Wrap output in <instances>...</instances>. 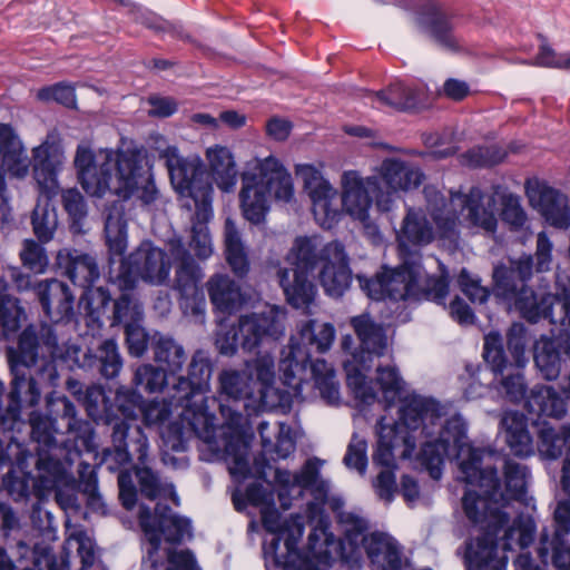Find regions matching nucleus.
I'll use <instances>...</instances> for the list:
<instances>
[{"label":"nucleus","mask_w":570,"mask_h":570,"mask_svg":"<svg viewBox=\"0 0 570 570\" xmlns=\"http://www.w3.org/2000/svg\"><path fill=\"white\" fill-rule=\"evenodd\" d=\"M324 461L314 456L293 474L292 484L308 490L313 501L306 504V519L312 530L304 553L292 548L291 541L304 533L303 517L287 518V570H327L340 560L348 570H360L364 549L373 567L381 570H401L402 559L397 542L389 534L373 532L366 535L367 521L351 511H344L341 498L331 500V509L336 513L344 538L337 540L331 531V520L324 505L328 501L331 484L321 476Z\"/></svg>","instance_id":"f257e3e1"},{"label":"nucleus","mask_w":570,"mask_h":570,"mask_svg":"<svg viewBox=\"0 0 570 570\" xmlns=\"http://www.w3.org/2000/svg\"><path fill=\"white\" fill-rule=\"evenodd\" d=\"M170 405L181 407L180 424L174 423L164 435L165 443L173 451L181 452L186 442L195 436L203 443V451L207 450L214 458H225L230 462V474L238 478L253 476L264 480L267 484H285V473L276 464L281 453L283 424L277 423L276 442L267 434L269 423L261 422L258 431L262 436L263 451L249 462V445L245 439L246 417L229 404H220L224 424L218 429L215 416L208 413L205 406L203 391L184 376H179L168 390Z\"/></svg>","instance_id":"f03ea898"},{"label":"nucleus","mask_w":570,"mask_h":570,"mask_svg":"<svg viewBox=\"0 0 570 570\" xmlns=\"http://www.w3.org/2000/svg\"><path fill=\"white\" fill-rule=\"evenodd\" d=\"M399 421L377 422V445L373 463L391 470L394 450L403 446L400 455L411 459L417 446V459L434 480H440L445 458H452L454 443L460 442L462 422L458 417L444 419V407L431 397L412 395L399 409Z\"/></svg>","instance_id":"7ed1b4c3"},{"label":"nucleus","mask_w":570,"mask_h":570,"mask_svg":"<svg viewBox=\"0 0 570 570\" xmlns=\"http://www.w3.org/2000/svg\"><path fill=\"white\" fill-rule=\"evenodd\" d=\"M57 333L50 326H28L19 335L17 348H8L11 381L8 404L0 416L4 430L19 422L22 407H33L43 394L51 395L59 385L56 358L63 357Z\"/></svg>","instance_id":"20e7f679"},{"label":"nucleus","mask_w":570,"mask_h":570,"mask_svg":"<svg viewBox=\"0 0 570 570\" xmlns=\"http://www.w3.org/2000/svg\"><path fill=\"white\" fill-rule=\"evenodd\" d=\"M148 165L144 147L120 145L116 149L100 148L94 151L90 146L79 145L75 156L78 179L85 191L91 196L102 197L107 191L124 200L136 197L142 205L153 204L158 196L153 178L144 175ZM116 204L114 202L108 209Z\"/></svg>","instance_id":"39448f33"},{"label":"nucleus","mask_w":570,"mask_h":570,"mask_svg":"<svg viewBox=\"0 0 570 570\" xmlns=\"http://www.w3.org/2000/svg\"><path fill=\"white\" fill-rule=\"evenodd\" d=\"M105 234L110 255L109 279L120 291H132L139 279L156 286L168 281L170 259L166 252L151 243L144 242L128 257H122L127 249V222L121 204L116 203L108 209Z\"/></svg>","instance_id":"423d86ee"},{"label":"nucleus","mask_w":570,"mask_h":570,"mask_svg":"<svg viewBox=\"0 0 570 570\" xmlns=\"http://www.w3.org/2000/svg\"><path fill=\"white\" fill-rule=\"evenodd\" d=\"M335 338V328L331 323L317 324L315 321L303 323L291 337V351L287 355V409L289 403L303 400V389L314 381L323 399L334 403L340 397L338 383L334 368L324 360L311 361L312 352L328 351Z\"/></svg>","instance_id":"0eeeda50"},{"label":"nucleus","mask_w":570,"mask_h":570,"mask_svg":"<svg viewBox=\"0 0 570 570\" xmlns=\"http://www.w3.org/2000/svg\"><path fill=\"white\" fill-rule=\"evenodd\" d=\"M377 173L386 185V190L382 189L376 176L363 178L356 170H345L342 174V208L362 223L368 219L373 202L379 210L389 212L399 191L416 189L425 177L419 167L397 158L384 159Z\"/></svg>","instance_id":"6e6552de"},{"label":"nucleus","mask_w":570,"mask_h":570,"mask_svg":"<svg viewBox=\"0 0 570 570\" xmlns=\"http://www.w3.org/2000/svg\"><path fill=\"white\" fill-rule=\"evenodd\" d=\"M139 525L146 538L142 570H159L168 562L166 570H197L194 556L188 550L174 551L161 548V537L168 543H180L191 537L190 521L161 502L154 513L141 504L138 512Z\"/></svg>","instance_id":"1a4fd4ad"},{"label":"nucleus","mask_w":570,"mask_h":570,"mask_svg":"<svg viewBox=\"0 0 570 570\" xmlns=\"http://www.w3.org/2000/svg\"><path fill=\"white\" fill-rule=\"evenodd\" d=\"M499 186L493 195H485L478 186H473L466 194L458 190L450 191L446 199L440 190L428 185L423 189L426 209L443 237H451L458 230L460 216L463 215L469 226L494 234L498 228L497 198Z\"/></svg>","instance_id":"9d476101"},{"label":"nucleus","mask_w":570,"mask_h":570,"mask_svg":"<svg viewBox=\"0 0 570 570\" xmlns=\"http://www.w3.org/2000/svg\"><path fill=\"white\" fill-rule=\"evenodd\" d=\"M452 458L459 461L462 480L468 484L487 488L494 503L507 508L512 501L523 500L530 476L527 465L507 459L503 465L502 487L497 469L482 468L483 451L468 443L463 424L460 442L453 445Z\"/></svg>","instance_id":"9b49d317"},{"label":"nucleus","mask_w":570,"mask_h":570,"mask_svg":"<svg viewBox=\"0 0 570 570\" xmlns=\"http://www.w3.org/2000/svg\"><path fill=\"white\" fill-rule=\"evenodd\" d=\"M533 276V258L522 255L510 259L509 265H499L493 269V291L498 297L507 301L524 320L537 323L548 318L556 296L547 288L532 289L527 282Z\"/></svg>","instance_id":"f8f14e48"},{"label":"nucleus","mask_w":570,"mask_h":570,"mask_svg":"<svg viewBox=\"0 0 570 570\" xmlns=\"http://www.w3.org/2000/svg\"><path fill=\"white\" fill-rule=\"evenodd\" d=\"M285 196V168L274 157L247 163L242 174L239 204L243 216L252 224L265 220L272 199Z\"/></svg>","instance_id":"ddd939ff"},{"label":"nucleus","mask_w":570,"mask_h":570,"mask_svg":"<svg viewBox=\"0 0 570 570\" xmlns=\"http://www.w3.org/2000/svg\"><path fill=\"white\" fill-rule=\"evenodd\" d=\"M351 325L361 345L357 353L344 361L346 382L357 400L363 404H372L376 400V392L367 381L366 373L373 367L374 358H380L387 353V337L382 326L374 324L368 315L353 317Z\"/></svg>","instance_id":"4468645a"},{"label":"nucleus","mask_w":570,"mask_h":570,"mask_svg":"<svg viewBox=\"0 0 570 570\" xmlns=\"http://www.w3.org/2000/svg\"><path fill=\"white\" fill-rule=\"evenodd\" d=\"M61 163L62 151L58 145H38L33 149V171L40 195L31 214V226L41 244L53 239L59 225L51 198L58 193L56 173Z\"/></svg>","instance_id":"2eb2a0df"},{"label":"nucleus","mask_w":570,"mask_h":570,"mask_svg":"<svg viewBox=\"0 0 570 570\" xmlns=\"http://www.w3.org/2000/svg\"><path fill=\"white\" fill-rule=\"evenodd\" d=\"M402 264L385 268L389 298L392 301L426 299L443 305L449 294L448 275L430 276L415 256H400Z\"/></svg>","instance_id":"dca6fc26"},{"label":"nucleus","mask_w":570,"mask_h":570,"mask_svg":"<svg viewBox=\"0 0 570 570\" xmlns=\"http://www.w3.org/2000/svg\"><path fill=\"white\" fill-rule=\"evenodd\" d=\"M161 158L168 169L174 188L181 195L190 197L200 215L206 219L212 204L213 187L208 175L197 156L184 158L176 146H167L161 151Z\"/></svg>","instance_id":"f3484780"},{"label":"nucleus","mask_w":570,"mask_h":570,"mask_svg":"<svg viewBox=\"0 0 570 570\" xmlns=\"http://www.w3.org/2000/svg\"><path fill=\"white\" fill-rule=\"evenodd\" d=\"M169 254L176 261L174 289L179 293V307L184 315L203 323L206 299L198 283L203 278L199 265L194 261L180 239H171L168 244Z\"/></svg>","instance_id":"a211bd4d"},{"label":"nucleus","mask_w":570,"mask_h":570,"mask_svg":"<svg viewBox=\"0 0 570 570\" xmlns=\"http://www.w3.org/2000/svg\"><path fill=\"white\" fill-rule=\"evenodd\" d=\"M279 313L277 306H268L262 313L240 316L236 328H232L217 338L220 353L233 355L238 346L250 352L263 340L276 336L278 334L276 324Z\"/></svg>","instance_id":"6ab92c4d"},{"label":"nucleus","mask_w":570,"mask_h":570,"mask_svg":"<svg viewBox=\"0 0 570 570\" xmlns=\"http://www.w3.org/2000/svg\"><path fill=\"white\" fill-rule=\"evenodd\" d=\"M79 455V451L68 446L39 449L32 474L36 497L42 499L58 487L70 485L75 481L71 466Z\"/></svg>","instance_id":"aec40b11"},{"label":"nucleus","mask_w":570,"mask_h":570,"mask_svg":"<svg viewBox=\"0 0 570 570\" xmlns=\"http://www.w3.org/2000/svg\"><path fill=\"white\" fill-rule=\"evenodd\" d=\"M111 425L112 446L102 451V463L109 471H117L129 464L134 458L137 464H144L148 459L149 443L139 425L126 421H109Z\"/></svg>","instance_id":"412c9836"},{"label":"nucleus","mask_w":570,"mask_h":570,"mask_svg":"<svg viewBox=\"0 0 570 570\" xmlns=\"http://www.w3.org/2000/svg\"><path fill=\"white\" fill-rule=\"evenodd\" d=\"M296 176L302 180L304 189L313 204V214L321 227L331 229L334 227L342 213L336 203L337 190L311 165H299Z\"/></svg>","instance_id":"4be33fe9"},{"label":"nucleus","mask_w":570,"mask_h":570,"mask_svg":"<svg viewBox=\"0 0 570 570\" xmlns=\"http://www.w3.org/2000/svg\"><path fill=\"white\" fill-rule=\"evenodd\" d=\"M35 293L46 315L55 322V325H45L56 331L58 345L62 350L66 342L59 335V330L62 327L60 322L69 320L73 315V294L66 283L56 278L39 282L35 287Z\"/></svg>","instance_id":"5701e85b"},{"label":"nucleus","mask_w":570,"mask_h":570,"mask_svg":"<svg viewBox=\"0 0 570 570\" xmlns=\"http://www.w3.org/2000/svg\"><path fill=\"white\" fill-rule=\"evenodd\" d=\"M525 195L538 207L548 224L558 229L570 227V205L567 195L538 180L525 183Z\"/></svg>","instance_id":"b1692460"},{"label":"nucleus","mask_w":570,"mask_h":570,"mask_svg":"<svg viewBox=\"0 0 570 570\" xmlns=\"http://www.w3.org/2000/svg\"><path fill=\"white\" fill-rule=\"evenodd\" d=\"M482 494L469 490L464 493L462 505L466 518L481 527L489 534H498L499 531L509 524L510 517L503 511L504 507L494 503L490 498L487 488H480Z\"/></svg>","instance_id":"393cba45"},{"label":"nucleus","mask_w":570,"mask_h":570,"mask_svg":"<svg viewBox=\"0 0 570 570\" xmlns=\"http://www.w3.org/2000/svg\"><path fill=\"white\" fill-rule=\"evenodd\" d=\"M453 19L454 16L441 4L429 2L421 8L416 21L421 31L440 48L454 52L460 49V43Z\"/></svg>","instance_id":"a878e982"},{"label":"nucleus","mask_w":570,"mask_h":570,"mask_svg":"<svg viewBox=\"0 0 570 570\" xmlns=\"http://www.w3.org/2000/svg\"><path fill=\"white\" fill-rule=\"evenodd\" d=\"M324 265L320 279L325 293L340 297L351 284V269L344 246L337 242L327 243L323 249Z\"/></svg>","instance_id":"bb28decb"},{"label":"nucleus","mask_w":570,"mask_h":570,"mask_svg":"<svg viewBox=\"0 0 570 570\" xmlns=\"http://www.w3.org/2000/svg\"><path fill=\"white\" fill-rule=\"evenodd\" d=\"M8 277H11L18 289L29 288L31 282L16 267L0 268V340H7L20 327L22 309L18 301L8 293Z\"/></svg>","instance_id":"cd10ccee"},{"label":"nucleus","mask_w":570,"mask_h":570,"mask_svg":"<svg viewBox=\"0 0 570 570\" xmlns=\"http://www.w3.org/2000/svg\"><path fill=\"white\" fill-rule=\"evenodd\" d=\"M433 228L421 209L409 208L397 234L400 256H415L421 261L419 247L433 240Z\"/></svg>","instance_id":"c85d7f7f"},{"label":"nucleus","mask_w":570,"mask_h":570,"mask_svg":"<svg viewBox=\"0 0 570 570\" xmlns=\"http://www.w3.org/2000/svg\"><path fill=\"white\" fill-rule=\"evenodd\" d=\"M366 98L377 107H389L399 111H419L428 107V97L423 89L402 82L391 83L380 91H367Z\"/></svg>","instance_id":"c756f323"},{"label":"nucleus","mask_w":570,"mask_h":570,"mask_svg":"<svg viewBox=\"0 0 570 570\" xmlns=\"http://www.w3.org/2000/svg\"><path fill=\"white\" fill-rule=\"evenodd\" d=\"M560 348L570 360V333L566 332L552 338L542 335L533 346L535 367L547 381L556 380L561 372Z\"/></svg>","instance_id":"7c9ffc66"},{"label":"nucleus","mask_w":570,"mask_h":570,"mask_svg":"<svg viewBox=\"0 0 570 570\" xmlns=\"http://www.w3.org/2000/svg\"><path fill=\"white\" fill-rule=\"evenodd\" d=\"M56 264L63 275L82 288L92 286L100 276L96 257L77 249L59 250Z\"/></svg>","instance_id":"2f4dec72"},{"label":"nucleus","mask_w":570,"mask_h":570,"mask_svg":"<svg viewBox=\"0 0 570 570\" xmlns=\"http://www.w3.org/2000/svg\"><path fill=\"white\" fill-rule=\"evenodd\" d=\"M263 525L269 537L263 542V553L267 570H285V553L281 551L279 543L283 540L285 520L275 508L274 502L261 509Z\"/></svg>","instance_id":"473e14b6"},{"label":"nucleus","mask_w":570,"mask_h":570,"mask_svg":"<svg viewBox=\"0 0 570 570\" xmlns=\"http://www.w3.org/2000/svg\"><path fill=\"white\" fill-rule=\"evenodd\" d=\"M209 299L219 312L232 314L243 304L239 285L226 274H214L206 283Z\"/></svg>","instance_id":"72a5a7b5"},{"label":"nucleus","mask_w":570,"mask_h":570,"mask_svg":"<svg viewBox=\"0 0 570 570\" xmlns=\"http://www.w3.org/2000/svg\"><path fill=\"white\" fill-rule=\"evenodd\" d=\"M501 425L505 433V442L514 455L527 458L534 453L532 438L527 426V417L522 413L517 411L505 412Z\"/></svg>","instance_id":"f704fd0d"},{"label":"nucleus","mask_w":570,"mask_h":570,"mask_svg":"<svg viewBox=\"0 0 570 570\" xmlns=\"http://www.w3.org/2000/svg\"><path fill=\"white\" fill-rule=\"evenodd\" d=\"M135 474L138 480L139 491L141 495L151 500L161 502L163 500H171L176 505L179 504V499L175 492L171 483L163 480L160 475L147 465V460L144 464L135 465Z\"/></svg>","instance_id":"c9c22d12"},{"label":"nucleus","mask_w":570,"mask_h":570,"mask_svg":"<svg viewBox=\"0 0 570 570\" xmlns=\"http://www.w3.org/2000/svg\"><path fill=\"white\" fill-rule=\"evenodd\" d=\"M527 409L538 416L560 419L567 412V404L553 387L535 385L527 399Z\"/></svg>","instance_id":"e433bc0d"},{"label":"nucleus","mask_w":570,"mask_h":570,"mask_svg":"<svg viewBox=\"0 0 570 570\" xmlns=\"http://www.w3.org/2000/svg\"><path fill=\"white\" fill-rule=\"evenodd\" d=\"M326 245L317 236L297 237L292 247L294 273L309 275L320 262L324 263L323 249Z\"/></svg>","instance_id":"4c0bfd02"},{"label":"nucleus","mask_w":570,"mask_h":570,"mask_svg":"<svg viewBox=\"0 0 570 570\" xmlns=\"http://www.w3.org/2000/svg\"><path fill=\"white\" fill-rule=\"evenodd\" d=\"M207 158L218 187L224 191L233 190L237 181V169L229 149L215 145L207 149Z\"/></svg>","instance_id":"58836bf2"},{"label":"nucleus","mask_w":570,"mask_h":570,"mask_svg":"<svg viewBox=\"0 0 570 570\" xmlns=\"http://www.w3.org/2000/svg\"><path fill=\"white\" fill-rule=\"evenodd\" d=\"M47 403L53 423L62 426V432L75 434V436H82L88 431L89 424L77 417V411L73 403L66 396L57 397L53 400L51 395L47 397Z\"/></svg>","instance_id":"ea45409f"},{"label":"nucleus","mask_w":570,"mask_h":570,"mask_svg":"<svg viewBox=\"0 0 570 570\" xmlns=\"http://www.w3.org/2000/svg\"><path fill=\"white\" fill-rule=\"evenodd\" d=\"M30 164L23 145H0V196L6 188L4 176L22 178L28 174Z\"/></svg>","instance_id":"a19ab883"},{"label":"nucleus","mask_w":570,"mask_h":570,"mask_svg":"<svg viewBox=\"0 0 570 570\" xmlns=\"http://www.w3.org/2000/svg\"><path fill=\"white\" fill-rule=\"evenodd\" d=\"M376 374V381L387 406L393 405L397 400L401 401L402 406L404 399L416 395L415 393L404 395L406 384L395 365L377 364Z\"/></svg>","instance_id":"79ce46f5"},{"label":"nucleus","mask_w":570,"mask_h":570,"mask_svg":"<svg viewBox=\"0 0 570 570\" xmlns=\"http://www.w3.org/2000/svg\"><path fill=\"white\" fill-rule=\"evenodd\" d=\"M154 360L167 367L171 373L181 370L185 361L186 353L184 347L175 340L167 336H154L150 343Z\"/></svg>","instance_id":"37998d69"},{"label":"nucleus","mask_w":570,"mask_h":570,"mask_svg":"<svg viewBox=\"0 0 570 570\" xmlns=\"http://www.w3.org/2000/svg\"><path fill=\"white\" fill-rule=\"evenodd\" d=\"M31 439L37 443L36 452L39 449L52 446H68L67 442L57 440V435L63 434L62 426L55 424L52 416L40 413H32L30 416Z\"/></svg>","instance_id":"c03bdc74"},{"label":"nucleus","mask_w":570,"mask_h":570,"mask_svg":"<svg viewBox=\"0 0 570 570\" xmlns=\"http://www.w3.org/2000/svg\"><path fill=\"white\" fill-rule=\"evenodd\" d=\"M226 258L235 274L243 276L248 271L247 256L235 223L227 218L224 226Z\"/></svg>","instance_id":"a18cd8bd"},{"label":"nucleus","mask_w":570,"mask_h":570,"mask_svg":"<svg viewBox=\"0 0 570 570\" xmlns=\"http://www.w3.org/2000/svg\"><path fill=\"white\" fill-rule=\"evenodd\" d=\"M523 367H515L502 372L500 379L494 380V387L500 396L511 403H520L525 399L528 384L523 374Z\"/></svg>","instance_id":"49530a36"},{"label":"nucleus","mask_w":570,"mask_h":570,"mask_svg":"<svg viewBox=\"0 0 570 570\" xmlns=\"http://www.w3.org/2000/svg\"><path fill=\"white\" fill-rule=\"evenodd\" d=\"M124 293L114 301L111 326L128 327L129 325L141 323L144 318V309L139 301L129 293Z\"/></svg>","instance_id":"de8ad7c7"},{"label":"nucleus","mask_w":570,"mask_h":570,"mask_svg":"<svg viewBox=\"0 0 570 570\" xmlns=\"http://www.w3.org/2000/svg\"><path fill=\"white\" fill-rule=\"evenodd\" d=\"M564 448H568L570 453V426L556 430L543 424L539 431V453L553 460L562 454Z\"/></svg>","instance_id":"09e8293b"},{"label":"nucleus","mask_w":570,"mask_h":570,"mask_svg":"<svg viewBox=\"0 0 570 570\" xmlns=\"http://www.w3.org/2000/svg\"><path fill=\"white\" fill-rule=\"evenodd\" d=\"M309 275L294 273V283L287 286V304L305 314H312V306L315 304L316 286L309 279Z\"/></svg>","instance_id":"8fccbe9b"},{"label":"nucleus","mask_w":570,"mask_h":570,"mask_svg":"<svg viewBox=\"0 0 570 570\" xmlns=\"http://www.w3.org/2000/svg\"><path fill=\"white\" fill-rule=\"evenodd\" d=\"M497 535L485 532L484 535L468 542L465 551L468 570H482L489 564L495 556L497 544L493 538Z\"/></svg>","instance_id":"3c124183"},{"label":"nucleus","mask_w":570,"mask_h":570,"mask_svg":"<svg viewBox=\"0 0 570 570\" xmlns=\"http://www.w3.org/2000/svg\"><path fill=\"white\" fill-rule=\"evenodd\" d=\"M538 553L546 563L551 553L552 563L559 570H570V547L566 546V539L549 538L547 530L540 534Z\"/></svg>","instance_id":"603ef678"},{"label":"nucleus","mask_w":570,"mask_h":570,"mask_svg":"<svg viewBox=\"0 0 570 570\" xmlns=\"http://www.w3.org/2000/svg\"><path fill=\"white\" fill-rule=\"evenodd\" d=\"M79 483L81 492L86 497L88 509L98 514L106 513V503L98 491V480L90 464L81 463L79 469Z\"/></svg>","instance_id":"864d4df0"},{"label":"nucleus","mask_w":570,"mask_h":570,"mask_svg":"<svg viewBox=\"0 0 570 570\" xmlns=\"http://www.w3.org/2000/svg\"><path fill=\"white\" fill-rule=\"evenodd\" d=\"M250 384L252 377L245 371L226 370L219 374L220 392L234 401L250 396Z\"/></svg>","instance_id":"5fc2aeb1"},{"label":"nucleus","mask_w":570,"mask_h":570,"mask_svg":"<svg viewBox=\"0 0 570 570\" xmlns=\"http://www.w3.org/2000/svg\"><path fill=\"white\" fill-rule=\"evenodd\" d=\"M95 362L99 373L105 379L116 377L122 367V358L117 343L114 340L104 341L97 348Z\"/></svg>","instance_id":"6e6d98bb"},{"label":"nucleus","mask_w":570,"mask_h":570,"mask_svg":"<svg viewBox=\"0 0 570 570\" xmlns=\"http://www.w3.org/2000/svg\"><path fill=\"white\" fill-rule=\"evenodd\" d=\"M507 155L501 145H474L462 155V160L468 166L487 167L501 163Z\"/></svg>","instance_id":"4d7b16f0"},{"label":"nucleus","mask_w":570,"mask_h":570,"mask_svg":"<svg viewBox=\"0 0 570 570\" xmlns=\"http://www.w3.org/2000/svg\"><path fill=\"white\" fill-rule=\"evenodd\" d=\"M36 98L45 104L57 102L68 109H77L76 88L67 81L41 87L37 91Z\"/></svg>","instance_id":"13d9d810"},{"label":"nucleus","mask_w":570,"mask_h":570,"mask_svg":"<svg viewBox=\"0 0 570 570\" xmlns=\"http://www.w3.org/2000/svg\"><path fill=\"white\" fill-rule=\"evenodd\" d=\"M482 355L495 375L502 374L503 371L508 370V358L500 333L490 332L484 336Z\"/></svg>","instance_id":"bf43d9fd"},{"label":"nucleus","mask_w":570,"mask_h":570,"mask_svg":"<svg viewBox=\"0 0 570 570\" xmlns=\"http://www.w3.org/2000/svg\"><path fill=\"white\" fill-rule=\"evenodd\" d=\"M111 301V295L108 289L104 287H88L80 297V306L85 309L88 317L94 322L101 325L100 317L105 313L107 305Z\"/></svg>","instance_id":"052dcab7"},{"label":"nucleus","mask_w":570,"mask_h":570,"mask_svg":"<svg viewBox=\"0 0 570 570\" xmlns=\"http://www.w3.org/2000/svg\"><path fill=\"white\" fill-rule=\"evenodd\" d=\"M132 382L136 387L147 393L161 392L167 383V376L163 368L151 364H144L137 367Z\"/></svg>","instance_id":"680f3d73"},{"label":"nucleus","mask_w":570,"mask_h":570,"mask_svg":"<svg viewBox=\"0 0 570 570\" xmlns=\"http://www.w3.org/2000/svg\"><path fill=\"white\" fill-rule=\"evenodd\" d=\"M62 205L68 213L73 233L82 232V223L87 217L88 210L83 196L76 188L67 189L62 193Z\"/></svg>","instance_id":"e2e57ef3"},{"label":"nucleus","mask_w":570,"mask_h":570,"mask_svg":"<svg viewBox=\"0 0 570 570\" xmlns=\"http://www.w3.org/2000/svg\"><path fill=\"white\" fill-rule=\"evenodd\" d=\"M19 256L22 265L37 274L43 273L49 263L42 244L31 238L23 239Z\"/></svg>","instance_id":"0e129e2a"},{"label":"nucleus","mask_w":570,"mask_h":570,"mask_svg":"<svg viewBox=\"0 0 570 570\" xmlns=\"http://www.w3.org/2000/svg\"><path fill=\"white\" fill-rule=\"evenodd\" d=\"M2 485L14 501L27 500L35 492L31 472L10 470L3 476Z\"/></svg>","instance_id":"69168bd1"},{"label":"nucleus","mask_w":570,"mask_h":570,"mask_svg":"<svg viewBox=\"0 0 570 570\" xmlns=\"http://www.w3.org/2000/svg\"><path fill=\"white\" fill-rule=\"evenodd\" d=\"M502 210L501 218L512 229H520L527 223L528 216L521 205L520 196L513 193H503L500 197Z\"/></svg>","instance_id":"338daca9"},{"label":"nucleus","mask_w":570,"mask_h":570,"mask_svg":"<svg viewBox=\"0 0 570 570\" xmlns=\"http://www.w3.org/2000/svg\"><path fill=\"white\" fill-rule=\"evenodd\" d=\"M115 403L118 411L124 416L121 421H126L131 425H136L134 421L142 409L141 395L134 390L120 387L116 392Z\"/></svg>","instance_id":"774afa93"}]
</instances>
